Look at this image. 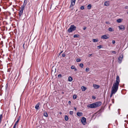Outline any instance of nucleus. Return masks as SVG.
I'll list each match as a JSON object with an SVG mask.
<instances>
[{"label":"nucleus","mask_w":128,"mask_h":128,"mask_svg":"<svg viewBox=\"0 0 128 128\" xmlns=\"http://www.w3.org/2000/svg\"><path fill=\"white\" fill-rule=\"evenodd\" d=\"M27 3V2L26 1V0L24 1L23 5L21 6V10H20L19 12V15L20 17L22 14L23 11L24 10V8L25 7Z\"/></svg>","instance_id":"2"},{"label":"nucleus","mask_w":128,"mask_h":128,"mask_svg":"<svg viewBox=\"0 0 128 128\" xmlns=\"http://www.w3.org/2000/svg\"><path fill=\"white\" fill-rule=\"evenodd\" d=\"M72 30L70 28L68 30V32L70 33V32H72Z\"/></svg>","instance_id":"20"},{"label":"nucleus","mask_w":128,"mask_h":128,"mask_svg":"<svg viewBox=\"0 0 128 128\" xmlns=\"http://www.w3.org/2000/svg\"><path fill=\"white\" fill-rule=\"evenodd\" d=\"M120 110V109H118V112H119V110Z\"/></svg>","instance_id":"54"},{"label":"nucleus","mask_w":128,"mask_h":128,"mask_svg":"<svg viewBox=\"0 0 128 128\" xmlns=\"http://www.w3.org/2000/svg\"><path fill=\"white\" fill-rule=\"evenodd\" d=\"M70 28L72 31L74 30H76V26H75L74 25H71Z\"/></svg>","instance_id":"7"},{"label":"nucleus","mask_w":128,"mask_h":128,"mask_svg":"<svg viewBox=\"0 0 128 128\" xmlns=\"http://www.w3.org/2000/svg\"><path fill=\"white\" fill-rule=\"evenodd\" d=\"M92 54H89L88 55V56L90 57L92 55Z\"/></svg>","instance_id":"46"},{"label":"nucleus","mask_w":128,"mask_h":128,"mask_svg":"<svg viewBox=\"0 0 128 128\" xmlns=\"http://www.w3.org/2000/svg\"><path fill=\"white\" fill-rule=\"evenodd\" d=\"M106 24H110L109 22H106Z\"/></svg>","instance_id":"45"},{"label":"nucleus","mask_w":128,"mask_h":128,"mask_svg":"<svg viewBox=\"0 0 128 128\" xmlns=\"http://www.w3.org/2000/svg\"><path fill=\"white\" fill-rule=\"evenodd\" d=\"M16 124H14L13 128H16Z\"/></svg>","instance_id":"40"},{"label":"nucleus","mask_w":128,"mask_h":128,"mask_svg":"<svg viewBox=\"0 0 128 128\" xmlns=\"http://www.w3.org/2000/svg\"><path fill=\"white\" fill-rule=\"evenodd\" d=\"M98 47L100 49L102 47V46L101 45H100L98 46Z\"/></svg>","instance_id":"33"},{"label":"nucleus","mask_w":128,"mask_h":128,"mask_svg":"<svg viewBox=\"0 0 128 128\" xmlns=\"http://www.w3.org/2000/svg\"><path fill=\"white\" fill-rule=\"evenodd\" d=\"M72 80V78L70 76H69L68 78V81L69 82H71Z\"/></svg>","instance_id":"15"},{"label":"nucleus","mask_w":128,"mask_h":128,"mask_svg":"<svg viewBox=\"0 0 128 128\" xmlns=\"http://www.w3.org/2000/svg\"><path fill=\"white\" fill-rule=\"evenodd\" d=\"M92 40H98L97 39H94Z\"/></svg>","instance_id":"51"},{"label":"nucleus","mask_w":128,"mask_h":128,"mask_svg":"<svg viewBox=\"0 0 128 128\" xmlns=\"http://www.w3.org/2000/svg\"><path fill=\"white\" fill-rule=\"evenodd\" d=\"M18 122H19V121H18V120H17V121H16V123L15 124H16H16H18Z\"/></svg>","instance_id":"41"},{"label":"nucleus","mask_w":128,"mask_h":128,"mask_svg":"<svg viewBox=\"0 0 128 128\" xmlns=\"http://www.w3.org/2000/svg\"><path fill=\"white\" fill-rule=\"evenodd\" d=\"M64 92H62V94H64Z\"/></svg>","instance_id":"57"},{"label":"nucleus","mask_w":128,"mask_h":128,"mask_svg":"<svg viewBox=\"0 0 128 128\" xmlns=\"http://www.w3.org/2000/svg\"><path fill=\"white\" fill-rule=\"evenodd\" d=\"M92 98L94 99H95V98H96L95 97H92Z\"/></svg>","instance_id":"53"},{"label":"nucleus","mask_w":128,"mask_h":128,"mask_svg":"<svg viewBox=\"0 0 128 128\" xmlns=\"http://www.w3.org/2000/svg\"><path fill=\"white\" fill-rule=\"evenodd\" d=\"M62 76V75L61 74H58V77L59 78H61Z\"/></svg>","instance_id":"32"},{"label":"nucleus","mask_w":128,"mask_h":128,"mask_svg":"<svg viewBox=\"0 0 128 128\" xmlns=\"http://www.w3.org/2000/svg\"><path fill=\"white\" fill-rule=\"evenodd\" d=\"M86 72H88L89 71V68H86Z\"/></svg>","instance_id":"28"},{"label":"nucleus","mask_w":128,"mask_h":128,"mask_svg":"<svg viewBox=\"0 0 128 128\" xmlns=\"http://www.w3.org/2000/svg\"><path fill=\"white\" fill-rule=\"evenodd\" d=\"M1 43H3V42H2H2H1Z\"/></svg>","instance_id":"55"},{"label":"nucleus","mask_w":128,"mask_h":128,"mask_svg":"<svg viewBox=\"0 0 128 128\" xmlns=\"http://www.w3.org/2000/svg\"><path fill=\"white\" fill-rule=\"evenodd\" d=\"M66 56V54H65L63 53L62 54V56L63 57H64Z\"/></svg>","instance_id":"34"},{"label":"nucleus","mask_w":128,"mask_h":128,"mask_svg":"<svg viewBox=\"0 0 128 128\" xmlns=\"http://www.w3.org/2000/svg\"><path fill=\"white\" fill-rule=\"evenodd\" d=\"M123 58V55L122 54H121L118 58V61L119 64H120L121 63Z\"/></svg>","instance_id":"5"},{"label":"nucleus","mask_w":128,"mask_h":128,"mask_svg":"<svg viewBox=\"0 0 128 128\" xmlns=\"http://www.w3.org/2000/svg\"><path fill=\"white\" fill-rule=\"evenodd\" d=\"M71 102L70 101H68V104L70 105Z\"/></svg>","instance_id":"43"},{"label":"nucleus","mask_w":128,"mask_h":128,"mask_svg":"<svg viewBox=\"0 0 128 128\" xmlns=\"http://www.w3.org/2000/svg\"><path fill=\"white\" fill-rule=\"evenodd\" d=\"M118 27L119 28V29H120V30H122V29L123 28L122 27V26H118Z\"/></svg>","instance_id":"35"},{"label":"nucleus","mask_w":128,"mask_h":128,"mask_svg":"<svg viewBox=\"0 0 128 128\" xmlns=\"http://www.w3.org/2000/svg\"><path fill=\"white\" fill-rule=\"evenodd\" d=\"M122 21L121 19H119L117 20L116 22L118 23H120Z\"/></svg>","instance_id":"21"},{"label":"nucleus","mask_w":128,"mask_h":128,"mask_svg":"<svg viewBox=\"0 0 128 128\" xmlns=\"http://www.w3.org/2000/svg\"><path fill=\"white\" fill-rule=\"evenodd\" d=\"M108 30L110 32H112L114 31V30H113L112 28H108Z\"/></svg>","instance_id":"22"},{"label":"nucleus","mask_w":128,"mask_h":128,"mask_svg":"<svg viewBox=\"0 0 128 128\" xmlns=\"http://www.w3.org/2000/svg\"><path fill=\"white\" fill-rule=\"evenodd\" d=\"M62 114V112H59V114Z\"/></svg>","instance_id":"52"},{"label":"nucleus","mask_w":128,"mask_h":128,"mask_svg":"<svg viewBox=\"0 0 128 128\" xmlns=\"http://www.w3.org/2000/svg\"><path fill=\"white\" fill-rule=\"evenodd\" d=\"M93 87L96 89L98 88L100 86L99 85H98L95 84H93Z\"/></svg>","instance_id":"9"},{"label":"nucleus","mask_w":128,"mask_h":128,"mask_svg":"<svg viewBox=\"0 0 128 128\" xmlns=\"http://www.w3.org/2000/svg\"><path fill=\"white\" fill-rule=\"evenodd\" d=\"M77 115L79 116H80L82 115V112H78L77 113Z\"/></svg>","instance_id":"11"},{"label":"nucleus","mask_w":128,"mask_h":128,"mask_svg":"<svg viewBox=\"0 0 128 128\" xmlns=\"http://www.w3.org/2000/svg\"><path fill=\"white\" fill-rule=\"evenodd\" d=\"M112 43L113 44H114V43H115V40H112Z\"/></svg>","instance_id":"42"},{"label":"nucleus","mask_w":128,"mask_h":128,"mask_svg":"<svg viewBox=\"0 0 128 128\" xmlns=\"http://www.w3.org/2000/svg\"><path fill=\"white\" fill-rule=\"evenodd\" d=\"M119 84L116 83H114L112 87V90L116 92L118 89Z\"/></svg>","instance_id":"3"},{"label":"nucleus","mask_w":128,"mask_h":128,"mask_svg":"<svg viewBox=\"0 0 128 128\" xmlns=\"http://www.w3.org/2000/svg\"><path fill=\"white\" fill-rule=\"evenodd\" d=\"M110 2L108 1H105L104 2V5L106 6H108L110 5Z\"/></svg>","instance_id":"8"},{"label":"nucleus","mask_w":128,"mask_h":128,"mask_svg":"<svg viewBox=\"0 0 128 128\" xmlns=\"http://www.w3.org/2000/svg\"><path fill=\"white\" fill-rule=\"evenodd\" d=\"M68 116H66L65 115L64 117V119L66 121H67L68 120Z\"/></svg>","instance_id":"17"},{"label":"nucleus","mask_w":128,"mask_h":128,"mask_svg":"<svg viewBox=\"0 0 128 128\" xmlns=\"http://www.w3.org/2000/svg\"><path fill=\"white\" fill-rule=\"evenodd\" d=\"M43 115L46 117H47L48 116V114L47 112H44V114Z\"/></svg>","instance_id":"16"},{"label":"nucleus","mask_w":128,"mask_h":128,"mask_svg":"<svg viewBox=\"0 0 128 128\" xmlns=\"http://www.w3.org/2000/svg\"><path fill=\"white\" fill-rule=\"evenodd\" d=\"M124 8L126 9H128V6H126Z\"/></svg>","instance_id":"37"},{"label":"nucleus","mask_w":128,"mask_h":128,"mask_svg":"<svg viewBox=\"0 0 128 128\" xmlns=\"http://www.w3.org/2000/svg\"><path fill=\"white\" fill-rule=\"evenodd\" d=\"M127 13L128 14V11L127 12Z\"/></svg>","instance_id":"56"},{"label":"nucleus","mask_w":128,"mask_h":128,"mask_svg":"<svg viewBox=\"0 0 128 128\" xmlns=\"http://www.w3.org/2000/svg\"><path fill=\"white\" fill-rule=\"evenodd\" d=\"M74 70L75 71H77V69L76 68H74Z\"/></svg>","instance_id":"48"},{"label":"nucleus","mask_w":128,"mask_h":128,"mask_svg":"<svg viewBox=\"0 0 128 128\" xmlns=\"http://www.w3.org/2000/svg\"><path fill=\"white\" fill-rule=\"evenodd\" d=\"M76 0H71V2L75 3Z\"/></svg>","instance_id":"31"},{"label":"nucleus","mask_w":128,"mask_h":128,"mask_svg":"<svg viewBox=\"0 0 128 128\" xmlns=\"http://www.w3.org/2000/svg\"><path fill=\"white\" fill-rule=\"evenodd\" d=\"M75 68V67L74 66H72L71 67V68L72 69H74Z\"/></svg>","instance_id":"29"},{"label":"nucleus","mask_w":128,"mask_h":128,"mask_svg":"<svg viewBox=\"0 0 128 128\" xmlns=\"http://www.w3.org/2000/svg\"><path fill=\"white\" fill-rule=\"evenodd\" d=\"M116 93V92L112 90L111 93V94H110V98H111L112 95L113 94H114Z\"/></svg>","instance_id":"14"},{"label":"nucleus","mask_w":128,"mask_h":128,"mask_svg":"<svg viewBox=\"0 0 128 128\" xmlns=\"http://www.w3.org/2000/svg\"><path fill=\"white\" fill-rule=\"evenodd\" d=\"M26 42V41H25L24 42V43L23 45V47L24 48V45Z\"/></svg>","instance_id":"38"},{"label":"nucleus","mask_w":128,"mask_h":128,"mask_svg":"<svg viewBox=\"0 0 128 128\" xmlns=\"http://www.w3.org/2000/svg\"><path fill=\"white\" fill-rule=\"evenodd\" d=\"M39 103H38L35 106V108L36 110H38L39 107Z\"/></svg>","instance_id":"13"},{"label":"nucleus","mask_w":128,"mask_h":128,"mask_svg":"<svg viewBox=\"0 0 128 128\" xmlns=\"http://www.w3.org/2000/svg\"><path fill=\"white\" fill-rule=\"evenodd\" d=\"M80 8L82 10H83L84 9V7L83 6H82L80 7Z\"/></svg>","instance_id":"30"},{"label":"nucleus","mask_w":128,"mask_h":128,"mask_svg":"<svg viewBox=\"0 0 128 128\" xmlns=\"http://www.w3.org/2000/svg\"><path fill=\"white\" fill-rule=\"evenodd\" d=\"M120 82V80L119 79V77L118 76H117L116 77V82L115 83L119 84Z\"/></svg>","instance_id":"6"},{"label":"nucleus","mask_w":128,"mask_h":128,"mask_svg":"<svg viewBox=\"0 0 128 128\" xmlns=\"http://www.w3.org/2000/svg\"><path fill=\"white\" fill-rule=\"evenodd\" d=\"M76 95H74L73 96V98L74 99H75L76 98Z\"/></svg>","instance_id":"26"},{"label":"nucleus","mask_w":128,"mask_h":128,"mask_svg":"<svg viewBox=\"0 0 128 128\" xmlns=\"http://www.w3.org/2000/svg\"><path fill=\"white\" fill-rule=\"evenodd\" d=\"M70 114L71 115H73V114H74V112L72 111H70L69 112Z\"/></svg>","instance_id":"24"},{"label":"nucleus","mask_w":128,"mask_h":128,"mask_svg":"<svg viewBox=\"0 0 128 128\" xmlns=\"http://www.w3.org/2000/svg\"><path fill=\"white\" fill-rule=\"evenodd\" d=\"M20 116L18 118L17 120H18L19 121V120H20Z\"/></svg>","instance_id":"36"},{"label":"nucleus","mask_w":128,"mask_h":128,"mask_svg":"<svg viewBox=\"0 0 128 128\" xmlns=\"http://www.w3.org/2000/svg\"><path fill=\"white\" fill-rule=\"evenodd\" d=\"M81 60L80 58H77L76 59V61L77 62H80V61Z\"/></svg>","instance_id":"27"},{"label":"nucleus","mask_w":128,"mask_h":128,"mask_svg":"<svg viewBox=\"0 0 128 128\" xmlns=\"http://www.w3.org/2000/svg\"><path fill=\"white\" fill-rule=\"evenodd\" d=\"M102 104V103L100 102H98L91 104H88L87 106V107L91 108H95L99 106Z\"/></svg>","instance_id":"1"},{"label":"nucleus","mask_w":128,"mask_h":128,"mask_svg":"<svg viewBox=\"0 0 128 128\" xmlns=\"http://www.w3.org/2000/svg\"><path fill=\"white\" fill-rule=\"evenodd\" d=\"M91 7V5L90 4H88L87 6V8L88 9L90 10V9Z\"/></svg>","instance_id":"19"},{"label":"nucleus","mask_w":128,"mask_h":128,"mask_svg":"<svg viewBox=\"0 0 128 128\" xmlns=\"http://www.w3.org/2000/svg\"><path fill=\"white\" fill-rule=\"evenodd\" d=\"M51 6H52V5H51V6H50V7H51Z\"/></svg>","instance_id":"58"},{"label":"nucleus","mask_w":128,"mask_h":128,"mask_svg":"<svg viewBox=\"0 0 128 128\" xmlns=\"http://www.w3.org/2000/svg\"><path fill=\"white\" fill-rule=\"evenodd\" d=\"M112 103H114V99L112 100Z\"/></svg>","instance_id":"44"},{"label":"nucleus","mask_w":128,"mask_h":128,"mask_svg":"<svg viewBox=\"0 0 128 128\" xmlns=\"http://www.w3.org/2000/svg\"><path fill=\"white\" fill-rule=\"evenodd\" d=\"M74 110H75L76 111V107H74Z\"/></svg>","instance_id":"49"},{"label":"nucleus","mask_w":128,"mask_h":128,"mask_svg":"<svg viewBox=\"0 0 128 128\" xmlns=\"http://www.w3.org/2000/svg\"><path fill=\"white\" fill-rule=\"evenodd\" d=\"M101 38L103 39H107L108 38V37H107L106 35H104L102 36Z\"/></svg>","instance_id":"10"},{"label":"nucleus","mask_w":128,"mask_h":128,"mask_svg":"<svg viewBox=\"0 0 128 128\" xmlns=\"http://www.w3.org/2000/svg\"><path fill=\"white\" fill-rule=\"evenodd\" d=\"M79 66L82 68L83 66V64L82 63H81L80 64Z\"/></svg>","instance_id":"23"},{"label":"nucleus","mask_w":128,"mask_h":128,"mask_svg":"<svg viewBox=\"0 0 128 128\" xmlns=\"http://www.w3.org/2000/svg\"><path fill=\"white\" fill-rule=\"evenodd\" d=\"M86 118L84 117H82L81 119V122L84 125H85L86 124Z\"/></svg>","instance_id":"4"},{"label":"nucleus","mask_w":128,"mask_h":128,"mask_svg":"<svg viewBox=\"0 0 128 128\" xmlns=\"http://www.w3.org/2000/svg\"><path fill=\"white\" fill-rule=\"evenodd\" d=\"M112 53L113 54H116V52L115 51H112Z\"/></svg>","instance_id":"39"},{"label":"nucleus","mask_w":128,"mask_h":128,"mask_svg":"<svg viewBox=\"0 0 128 128\" xmlns=\"http://www.w3.org/2000/svg\"><path fill=\"white\" fill-rule=\"evenodd\" d=\"M79 36V35L77 34L74 35V38H77V37H78Z\"/></svg>","instance_id":"25"},{"label":"nucleus","mask_w":128,"mask_h":128,"mask_svg":"<svg viewBox=\"0 0 128 128\" xmlns=\"http://www.w3.org/2000/svg\"><path fill=\"white\" fill-rule=\"evenodd\" d=\"M75 4V3L74 2H71V3L70 4V7H71L73 6H74V5Z\"/></svg>","instance_id":"18"},{"label":"nucleus","mask_w":128,"mask_h":128,"mask_svg":"<svg viewBox=\"0 0 128 128\" xmlns=\"http://www.w3.org/2000/svg\"><path fill=\"white\" fill-rule=\"evenodd\" d=\"M93 41L94 42H98V40H93Z\"/></svg>","instance_id":"47"},{"label":"nucleus","mask_w":128,"mask_h":128,"mask_svg":"<svg viewBox=\"0 0 128 128\" xmlns=\"http://www.w3.org/2000/svg\"><path fill=\"white\" fill-rule=\"evenodd\" d=\"M86 27H85L83 29H84V30H85L86 29Z\"/></svg>","instance_id":"50"},{"label":"nucleus","mask_w":128,"mask_h":128,"mask_svg":"<svg viewBox=\"0 0 128 128\" xmlns=\"http://www.w3.org/2000/svg\"><path fill=\"white\" fill-rule=\"evenodd\" d=\"M81 89L82 91H84L86 89V88L85 86H82L81 87Z\"/></svg>","instance_id":"12"}]
</instances>
